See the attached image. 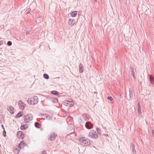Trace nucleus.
<instances>
[{
    "label": "nucleus",
    "mask_w": 154,
    "mask_h": 154,
    "mask_svg": "<svg viewBox=\"0 0 154 154\" xmlns=\"http://www.w3.org/2000/svg\"><path fill=\"white\" fill-rule=\"evenodd\" d=\"M43 76L44 78L46 79H48L49 78V75L46 74H44Z\"/></svg>",
    "instance_id": "obj_27"
},
{
    "label": "nucleus",
    "mask_w": 154,
    "mask_h": 154,
    "mask_svg": "<svg viewBox=\"0 0 154 154\" xmlns=\"http://www.w3.org/2000/svg\"><path fill=\"white\" fill-rule=\"evenodd\" d=\"M72 100L70 99L69 100H66L64 102V105L67 106H71L73 105Z\"/></svg>",
    "instance_id": "obj_7"
},
{
    "label": "nucleus",
    "mask_w": 154,
    "mask_h": 154,
    "mask_svg": "<svg viewBox=\"0 0 154 154\" xmlns=\"http://www.w3.org/2000/svg\"><path fill=\"white\" fill-rule=\"evenodd\" d=\"M107 99L109 100L110 101H112L113 100V98L111 96L108 97Z\"/></svg>",
    "instance_id": "obj_29"
},
{
    "label": "nucleus",
    "mask_w": 154,
    "mask_h": 154,
    "mask_svg": "<svg viewBox=\"0 0 154 154\" xmlns=\"http://www.w3.org/2000/svg\"><path fill=\"white\" fill-rule=\"evenodd\" d=\"M82 67L83 65L81 63H80L79 65V71L80 73H82L83 72Z\"/></svg>",
    "instance_id": "obj_20"
},
{
    "label": "nucleus",
    "mask_w": 154,
    "mask_h": 154,
    "mask_svg": "<svg viewBox=\"0 0 154 154\" xmlns=\"http://www.w3.org/2000/svg\"><path fill=\"white\" fill-rule=\"evenodd\" d=\"M88 115L86 114H83L82 117H81L80 119L79 120V122L80 124L82 125H84L85 122L88 120Z\"/></svg>",
    "instance_id": "obj_3"
},
{
    "label": "nucleus",
    "mask_w": 154,
    "mask_h": 154,
    "mask_svg": "<svg viewBox=\"0 0 154 154\" xmlns=\"http://www.w3.org/2000/svg\"><path fill=\"white\" fill-rule=\"evenodd\" d=\"M23 115V112H20L16 115V118H19L22 116Z\"/></svg>",
    "instance_id": "obj_17"
},
{
    "label": "nucleus",
    "mask_w": 154,
    "mask_h": 154,
    "mask_svg": "<svg viewBox=\"0 0 154 154\" xmlns=\"http://www.w3.org/2000/svg\"><path fill=\"white\" fill-rule=\"evenodd\" d=\"M1 126H2V128H3V129H4V130L5 128H4L3 125H2Z\"/></svg>",
    "instance_id": "obj_37"
},
{
    "label": "nucleus",
    "mask_w": 154,
    "mask_h": 154,
    "mask_svg": "<svg viewBox=\"0 0 154 154\" xmlns=\"http://www.w3.org/2000/svg\"><path fill=\"white\" fill-rule=\"evenodd\" d=\"M18 104L20 108L22 110L24 109L26 106V104L23 103L21 100H20L18 102Z\"/></svg>",
    "instance_id": "obj_6"
},
{
    "label": "nucleus",
    "mask_w": 154,
    "mask_h": 154,
    "mask_svg": "<svg viewBox=\"0 0 154 154\" xmlns=\"http://www.w3.org/2000/svg\"><path fill=\"white\" fill-rule=\"evenodd\" d=\"M97 131L98 133L99 134H101L100 133V132H101L99 128H97Z\"/></svg>",
    "instance_id": "obj_31"
},
{
    "label": "nucleus",
    "mask_w": 154,
    "mask_h": 154,
    "mask_svg": "<svg viewBox=\"0 0 154 154\" xmlns=\"http://www.w3.org/2000/svg\"><path fill=\"white\" fill-rule=\"evenodd\" d=\"M132 149L133 154H136V151L135 148V146L134 144H132Z\"/></svg>",
    "instance_id": "obj_18"
},
{
    "label": "nucleus",
    "mask_w": 154,
    "mask_h": 154,
    "mask_svg": "<svg viewBox=\"0 0 154 154\" xmlns=\"http://www.w3.org/2000/svg\"><path fill=\"white\" fill-rule=\"evenodd\" d=\"M26 33H28V32H26Z\"/></svg>",
    "instance_id": "obj_42"
},
{
    "label": "nucleus",
    "mask_w": 154,
    "mask_h": 154,
    "mask_svg": "<svg viewBox=\"0 0 154 154\" xmlns=\"http://www.w3.org/2000/svg\"><path fill=\"white\" fill-rule=\"evenodd\" d=\"M27 128V126L26 124L21 125L20 127V129L23 130H25Z\"/></svg>",
    "instance_id": "obj_21"
},
{
    "label": "nucleus",
    "mask_w": 154,
    "mask_h": 154,
    "mask_svg": "<svg viewBox=\"0 0 154 154\" xmlns=\"http://www.w3.org/2000/svg\"><path fill=\"white\" fill-rule=\"evenodd\" d=\"M79 141L82 145L85 146H88L91 144L90 140L84 137L80 138Z\"/></svg>",
    "instance_id": "obj_1"
},
{
    "label": "nucleus",
    "mask_w": 154,
    "mask_h": 154,
    "mask_svg": "<svg viewBox=\"0 0 154 154\" xmlns=\"http://www.w3.org/2000/svg\"><path fill=\"white\" fill-rule=\"evenodd\" d=\"M129 99H131L133 97V92L132 91H130V88L129 89Z\"/></svg>",
    "instance_id": "obj_22"
},
{
    "label": "nucleus",
    "mask_w": 154,
    "mask_h": 154,
    "mask_svg": "<svg viewBox=\"0 0 154 154\" xmlns=\"http://www.w3.org/2000/svg\"><path fill=\"white\" fill-rule=\"evenodd\" d=\"M57 135V134L56 133L53 132V133H51L49 137V139L50 140L52 141L54 140L56 138V137Z\"/></svg>",
    "instance_id": "obj_9"
},
{
    "label": "nucleus",
    "mask_w": 154,
    "mask_h": 154,
    "mask_svg": "<svg viewBox=\"0 0 154 154\" xmlns=\"http://www.w3.org/2000/svg\"><path fill=\"white\" fill-rule=\"evenodd\" d=\"M15 149L14 151V152L16 154H18L19 152L20 149V148L17 146L15 147Z\"/></svg>",
    "instance_id": "obj_13"
},
{
    "label": "nucleus",
    "mask_w": 154,
    "mask_h": 154,
    "mask_svg": "<svg viewBox=\"0 0 154 154\" xmlns=\"http://www.w3.org/2000/svg\"><path fill=\"white\" fill-rule=\"evenodd\" d=\"M25 142L24 141H21L19 144V145L18 146L20 148V149H21L24 147L25 146Z\"/></svg>",
    "instance_id": "obj_11"
},
{
    "label": "nucleus",
    "mask_w": 154,
    "mask_h": 154,
    "mask_svg": "<svg viewBox=\"0 0 154 154\" xmlns=\"http://www.w3.org/2000/svg\"><path fill=\"white\" fill-rule=\"evenodd\" d=\"M24 118L25 122H29L33 119V116L31 114H28L24 116Z\"/></svg>",
    "instance_id": "obj_5"
},
{
    "label": "nucleus",
    "mask_w": 154,
    "mask_h": 154,
    "mask_svg": "<svg viewBox=\"0 0 154 154\" xmlns=\"http://www.w3.org/2000/svg\"><path fill=\"white\" fill-rule=\"evenodd\" d=\"M42 115L45 117L47 118H48V119H51V117L50 116L47 115L46 114H43Z\"/></svg>",
    "instance_id": "obj_25"
},
{
    "label": "nucleus",
    "mask_w": 154,
    "mask_h": 154,
    "mask_svg": "<svg viewBox=\"0 0 154 154\" xmlns=\"http://www.w3.org/2000/svg\"><path fill=\"white\" fill-rule=\"evenodd\" d=\"M51 93L54 95H57L58 94V92L56 91H51Z\"/></svg>",
    "instance_id": "obj_24"
},
{
    "label": "nucleus",
    "mask_w": 154,
    "mask_h": 154,
    "mask_svg": "<svg viewBox=\"0 0 154 154\" xmlns=\"http://www.w3.org/2000/svg\"><path fill=\"white\" fill-rule=\"evenodd\" d=\"M96 2H97V0H95Z\"/></svg>",
    "instance_id": "obj_40"
},
{
    "label": "nucleus",
    "mask_w": 154,
    "mask_h": 154,
    "mask_svg": "<svg viewBox=\"0 0 154 154\" xmlns=\"http://www.w3.org/2000/svg\"><path fill=\"white\" fill-rule=\"evenodd\" d=\"M85 125L86 128L89 129H91L93 127V124L90 122H85Z\"/></svg>",
    "instance_id": "obj_8"
},
{
    "label": "nucleus",
    "mask_w": 154,
    "mask_h": 154,
    "mask_svg": "<svg viewBox=\"0 0 154 154\" xmlns=\"http://www.w3.org/2000/svg\"><path fill=\"white\" fill-rule=\"evenodd\" d=\"M28 103L31 105H34L37 104L38 102V98L36 96L29 98L28 100Z\"/></svg>",
    "instance_id": "obj_2"
},
{
    "label": "nucleus",
    "mask_w": 154,
    "mask_h": 154,
    "mask_svg": "<svg viewBox=\"0 0 154 154\" xmlns=\"http://www.w3.org/2000/svg\"><path fill=\"white\" fill-rule=\"evenodd\" d=\"M120 98H121V97H122V96H121V95H120Z\"/></svg>",
    "instance_id": "obj_39"
},
{
    "label": "nucleus",
    "mask_w": 154,
    "mask_h": 154,
    "mask_svg": "<svg viewBox=\"0 0 154 154\" xmlns=\"http://www.w3.org/2000/svg\"><path fill=\"white\" fill-rule=\"evenodd\" d=\"M138 113L139 114H140V113H141L140 107H139L138 108Z\"/></svg>",
    "instance_id": "obj_32"
},
{
    "label": "nucleus",
    "mask_w": 154,
    "mask_h": 154,
    "mask_svg": "<svg viewBox=\"0 0 154 154\" xmlns=\"http://www.w3.org/2000/svg\"><path fill=\"white\" fill-rule=\"evenodd\" d=\"M75 23V20L73 19H70L68 21V24L71 26L74 25Z\"/></svg>",
    "instance_id": "obj_12"
},
{
    "label": "nucleus",
    "mask_w": 154,
    "mask_h": 154,
    "mask_svg": "<svg viewBox=\"0 0 154 154\" xmlns=\"http://www.w3.org/2000/svg\"><path fill=\"white\" fill-rule=\"evenodd\" d=\"M52 101L54 103H56L58 102V100L56 98H53L52 99Z\"/></svg>",
    "instance_id": "obj_26"
},
{
    "label": "nucleus",
    "mask_w": 154,
    "mask_h": 154,
    "mask_svg": "<svg viewBox=\"0 0 154 154\" xmlns=\"http://www.w3.org/2000/svg\"><path fill=\"white\" fill-rule=\"evenodd\" d=\"M17 136L19 138L23 139L24 137V133L21 131H18L17 133Z\"/></svg>",
    "instance_id": "obj_10"
},
{
    "label": "nucleus",
    "mask_w": 154,
    "mask_h": 154,
    "mask_svg": "<svg viewBox=\"0 0 154 154\" xmlns=\"http://www.w3.org/2000/svg\"><path fill=\"white\" fill-rule=\"evenodd\" d=\"M149 80L151 83L152 84H154V79L152 75L149 76Z\"/></svg>",
    "instance_id": "obj_15"
},
{
    "label": "nucleus",
    "mask_w": 154,
    "mask_h": 154,
    "mask_svg": "<svg viewBox=\"0 0 154 154\" xmlns=\"http://www.w3.org/2000/svg\"><path fill=\"white\" fill-rule=\"evenodd\" d=\"M40 123L38 122H35V127L38 128H40Z\"/></svg>",
    "instance_id": "obj_23"
},
{
    "label": "nucleus",
    "mask_w": 154,
    "mask_h": 154,
    "mask_svg": "<svg viewBox=\"0 0 154 154\" xmlns=\"http://www.w3.org/2000/svg\"><path fill=\"white\" fill-rule=\"evenodd\" d=\"M3 135L4 137L6 136V132L5 131V130H4V131L3 133Z\"/></svg>",
    "instance_id": "obj_33"
},
{
    "label": "nucleus",
    "mask_w": 154,
    "mask_h": 154,
    "mask_svg": "<svg viewBox=\"0 0 154 154\" xmlns=\"http://www.w3.org/2000/svg\"><path fill=\"white\" fill-rule=\"evenodd\" d=\"M71 129V132L70 133V134H72V133H74V129H73L72 127H69V128H68V130H70Z\"/></svg>",
    "instance_id": "obj_28"
},
{
    "label": "nucleus",
    "mask_w": 154,
    "mask_h": 154,
    "mask_svg": "<svg viewBox=\"0 0 154 154\" xmlns=\"http://www.w3.org/2000/svg\"><path fill=\"white\" fill-rule=\"evenodd\" d=\"M7 44L8 45L10 46L11 45L12 43L11 41H9L8 42Z\"/></svg>",
    "instance_id": "obj_30"
},
{
    "label": "nucleus",
    "mask_w": 154,
    "mask_h": 154,
    "mask_svg": "<svg viewBox=\"0 0 154 154\" xmlns=\"http://www.w3.org/2000/svg\"><path fill=\"white\" fill-rule=\"evenodd\" d=\"M77 11H74L71 13L70 15L72 17H75L77 15Z\"/></svg>",
    "instance_id": "obj_16"
},
{
    "label": "nucleus",
    "mask_w": 154,
    "mask_h": 154,
    "mask_svg": "<svg viewBox=\"0 0 154 154\" xmlns=\"http://www.w3.org/2000/svg\"><path fill=\"white\" fill-rule=\"evenodd\" d=\"M42 154H47L46 151H43L42 152Z\"/></svg>",
    "instance_id": "obj_35"
},
{
    "label": "nucleus",
    "mask_w": 154,
    "mask_h": 154,
    "mask_svg": "<svg viewBox=\"0 0 154 154\" xmlns=\"http://www.w3.org/2000/svg\"><path fill=\"white\" fill-rule=\"evenodd\" d=\"M152 134L153 137H154V130H152Z\"/></svg>",
    "instance_id": "obj_34"
},
{
    "label": "nucleus",
    "mask_w": 154,
    "mask_h": 154,
    "mask_svg": "<svg viewBox=\"0 0 154 154\" xmlns=\"http://www.w3.org/2000/svg\"><path fill=\"white\" fill-rule=\"evenodd\" d=\"M89 138L96 139L98 137V136L96 133L95 131L94 130H91L89 133L88 136Z\"/></svg>",
    "instance_id": "obj_4"
},
{
    "label": "nucleus",
    "mask_w": 154,
    "mask_h": 154,
    "mask_svg": "<svg viewBox=\"0 0 154 154\" xmlns=\"http://www.w3.org/2000/svg\"><path fill=\"white\" fill-rule=\"evenodd\" d=\"M137 105H138V108H139V107H140V105L139 103H138Z\"/></svg>",
    "instance_id": "obj_36"
},
{
    "label": "nucleus",
    "mask_w": 154,
    "mask_h": 154,
    "mask_svg": "<svg viewBox=\"0 0 154 154\" xmlns=\"http://www.w3.org/2000/svg\"><path fill=\"white\" fill-rule=\"evenodd\" d=\"M130 69L131 71V73L132 74V75L133 78H135V75H134V69L133 67H131V66L130 67Z\"/></svg>",
    "instance_id": "obj_19"
},
{
    "label": "nucleus",
    "mask_w": 154,
    "mask_h": 154,
    "mask_svg": "<svg viewBox=\"0 0 154 154\" xmlns=\"http://www.w3.org/2000/svg\"><path fill=\"white\" fill-rule=\"evenodd\" d=\"M14 107L11 106H10L8 108V110L10 112L11 114H13L14 113Z\"/></svg>",
    "instance_id": "obj_14"
},
{
    "label": "nucleus",
    "mask_w": 154,
    "mask_h": 154,
    "mask_svg": "<svg viewBox=\"0 0 154 154\" xmlns=\"http://www.w3.org/2000/svg\"><path fill=\"white\" fill-rule=\"evenodd\" d=\"M86 119V117H85V119Z\"/></svg>",
    "instance_id": "obj_41"
},
{
    "label": "nucleus",
    "mask_w": 154,
    "mask_h": 154,
    "mask_svg": "<svg viewBox=\"0 0 154 154\" xmlns=\"http://www.w3.org/2000/svg\"><path fill=\"white\" fill-rule=\"evenodd\" d=\"M119 0L120 2L121 3L122 1V0Z\"/></svg>",
    "instance_id": "obj_38"
}]
</instances>
